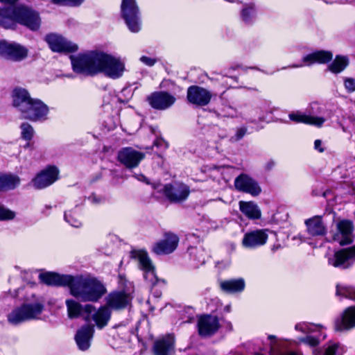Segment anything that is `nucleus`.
Here are the masks:
<instances>
[{"label": "nucleus", "instance_id": "6ab92c4d", "mask_svg": "<svg viewBox=\"0 0 355 355\" xmlns=\"http://www.w3.org/2000/svg\"><path fill=\"white\" fill-rule=\"evenodd\" d=\"M353 224L347 220H343L337 223L336 232L333 235L334 241L341 245H347L353 241Z\"/></svg>", "mask_w": 355, "mask_h": 355}, {"label": "nucleus", "instance_id": "58836bf2", "mask_svg": "<svg viewBox=\"0 0 355 355\" xmlns=\"http://www.w3.org/2000/svg\"><path fill=\"white\" fill-rule=\"evenodd\" d=\"M189 254L191 259L196 261L193 263L194 267H198L205 262V253L202 249H198L196 248H191L189 249Z\"/></svg>", "mask_w": 355, "mask_h": 355}, {"label": "nucleus", "instance_id": "c85d7f7f", "mask_svg": "<svg viewBox=\"0 0 355 355\" xmlns=\"http://www.w3.org/2000/svg\"><path fill=\"white\" fill-rule=\"evenodd\" d=\"M157 355L174 354V338L172 335H166L157 340Z\"/></svg>", "mask_w": 355, "mask_h": 355}, {"label": "nucleus", "instance_id": "f257e3e1", "mask_svg": "<svg viewBox=\"0 0 355 355\" xmlns=\"http://www.w3.org/2000/svg\"><path fill=\"white\" fill-rule=\"evenodd\" d=\"M73 71L79 74L94 76L103 73L111 79L123 76L125 71V62L119 57L101 51H91L71 55Z\"/></svg>", "mask_w": 355, "mask_h": 355}, {"label": "nucleus", "instance_id": "2f4dec72", "mask_svg": "<svg viewBox=\"0 0 355 355\" xmlns=\"http://www.w3.org/2000/svg\"><path fill=\"white\" fill-rule=\"evenodd\" d=\"M344 347L338 343H329L321 349L313 350V355H343Z\"/></svg>", "mask_w": 355, "mask_h": 355}, {"label": "nucleus", "instance_id": "37998d69", "mask_svg": "<svg viewBox=\"0 0 355 355\" xmlns=\"http://www.w3.org/2000/svg\"><path fill=\"white\" fill-rule=\"evenodd\" d=\"M15 217V213L10 209L0 206V220H12Z\"/></svg>", "mask_w": 355, "mask_h": 355}, {"label": "nucleus", "instance_id": "6e6d98bb", "mask_svg": "<svg viewBox=\"0 0 355 355\" xmlns=\"http://www.w3.org/2000/svg\"><path fill=\"white\" fill-rule=\"evenodd\" d=\"M83 1V0H67V6H78Z\"/></svg>", "mask_w": 355, "mask_h": 355}, {"label": "nucleus", "instance_id": "ea45409f", "mask_svg": "<svg viewBox=\"0 0 355 355\" xmlns=\"http://www.w3.org/2000/svg\"><path fill=\"white\" fill-rule=\"evenodd\" d=\"M5 190L15 189L20 184V178L15 175H4Z\"/></svg>", "mask_w": 355, "mask_h": 355}, {"label": "nucleus", "instance_id": "a19ab883", "mask_svg": "<svg viewBox=\"0 0 355 355\" xmlns=\"http://www.w3.org/2000/svg\"><path fill=\"white\" fill-rule=\"evenodd\" d=\"M20 128L21 137L26 141L31 140L34 135L33 127L28 123H23Z\"/></svg>", "mask_w": 355, "mask_h": 355}, {"label": "nucleus", "instance_id": "aec40b11", "mask_svg": "<svg viewBox=\"0 0 355 355\" xmlns=\"http://www.w3.org/2000/svg\"><path fill=\"white\" fill-rule=\"evenodd\" d=\"M333 53L329 51L320 50L306 55L302 58V63L293 64L291 68H300L313 64H325L332 60Z\"/></svg>", "mask_w": 355, "mask_h": 355}, {"label": "nucleus", "instance_id": "680f3d73", "mask_svg": "<svg viewBox=\"0 0 355 355\" xmlns=\"http://www.w3.org/2000/svg\"><path fill=\"white\" fill-rule=\"evenodd\" d=\"M327 3H333L336 2V0H324Z\"/></svg>", "mask_w": 355, "mask_h": 355}, {"label": "nucleus", "instance_id": "a18cd8bd", "mask_svg": "<svg viewBox=\"0 0 355 355\" xmlns=\"http://www.w3.org/2000/svg\"><path fill=\"white\" fill-rule=\"evenodd\" d=\"M168 148V144L162 137L157 135V149L161 152L165 151Z\"/></svg>", "mask_w": 355, "mask_h": 355}, {"label": "nucleus", "instance_id": "f704fd0d", "mask_svg": "<svg viewBox=\"0 0 355 355\" xmlns=\"http://www.w3.org/2000/svg\"><path fill=\"white\" fill-rule=\"evenodd\" d=\"M268 339L270 340V355H300L294 352H282V341L277 339L275 336H269Z\"/></svg>", "mask_w": 355, "mask_h": 355}, {"label": "nucleus", "instance_id": "b1692460", "mask_svg": "<svg viewBox=\"0 0 355 355\" xmlns=\"http://www.w3.org/2000/svg\"><path fill=\"white\" fill-rule=\"evenodd\" d=\"M355 327V306L345 309L340 318L335 322V329L339 331H348Z\"/></svg>", "mask_w": 355, "mask_h": 355}, {"label": "nucleus", "instance_id": "5701e85b", "mask_svg": "<svg viewBox=\"0 0 355 355\" xmlns=\"http://www.w3.org/2000/svg\"><path fill=\"white\" fill-rule=\"evenodd\" d=\"M131 297L124 291L112 292L105 298L106 305L113 310L125 309L131 302Z\"/></svg>", "mask_w": 355, "mask_h": 355}, {"label": "nucleus", "instance_id": "f3484780", "mask_svg": "<svg viewBox=\"0 0 355 355\" xmlns=\"http://www.w3.org/2000/svg\"><path fill=\"white\" fill-rule=\"evenodd\" d=\"M145 155L131 147L123 148L118 153V160L128 168L138 166Z\"/></svg>", "mask_w": 355, "mask_h": 355}, {"label": "nucleus", "instance_id": "dca6fc26", "mask_svg": "<svg viewBox=\"0 0 355 355\" xmlns=\"http://www.w3.org/2000/svg\"><path fill=\"white\" fill-rule=\"evenodd\" d=\"M45 41L50 49L55 52H73L78 50V46L66 40L62 35L51 33L46 36Z\"/></svg>", "mask_w": 355, "mask_h": 355}, {"label": "nucleus", "instance_id": "338daca9", "mask_svg": "<svg viewBox=\"0 0 355 355\" xmlns=\"http://www.w3.org/2000/svg\"><path fill=\"white\" fill-rule=\"evenodd\" d=\"M156 282H157V284H158L159 282V279L157 278V280H156Z\"/></svg>", "mask_w": 355, "mask_h": 355}, {"label": "nucleus", "instance_id": "c756f323", "mask_svg": "<svg viewBox=\"0 0 355 355\" xmlns=\"http://www.w3.org/2000/svg\"><path fill=\"white\" fill-rule=\"evenodd\" d=\"M241 211L250 219H259L261 218V212L258 205L253 202H239Z\"/></svg>", "mask_w": 355, "mask_h": 355}, {"label": "nucleus", "instance_id": "bb28decb", "mask_svg": "<svg viewBox=\"0 0 355 355\" xmlns=\"http://www.w3.org/2000/svg\"><path fill=\"white\" fill-rule=\"evenodd\" d=\"M70 275H59L55 272L40 273L39 278L40 281L50 286H69L71 279Z\"/></svg>", "mask_w": 355, "mask_h": 355}, {"label": "nucleus", "instance_id": "603ef678", "mask_svg": "<svg viewBox=\"0 0 355 355\" xmlns=\"http://www.w3.org/2000/svg\"><path fill=\"white\" fill-rule=\"evenodd\" d=\"M314 148L319 152L322 153L324 151L323 148L322 147V141L320 139H316L314 142Z\"/></svg>", "mask_w": 355, "mask_h": 355}, {"label": "nucleus", "instance_id": "79ce46f5", "mask_svg": "<svg viewBox=\"0 0 355 355\" xmlns=\"http://www.w3.org/2000/svg\"><path fill=\"white\" fill-rule=\"evenodd\" d=\"M64 219L69 224L74 227H79L82 225L81 221L78 218L77 214L71 211L65 212Z\"/></svg>", "mask_w": 355, "mask_h": 355}, {"label": "nucleus", "instance_id": "7ed1b4c3", "mask_svg": "<svg viewBox=\"0 0 355 355\" xmlns=\"http://www.w3.org/2000/svg\"><path fill=\"white\" fill-rule=\"evenodd\" d=\"M12 105L20 112L23 119L31 121L47 119L49 107L42 101L31 98L28 92L22 87H16L12 92Z\"/></svg>", "mask_w": 355, "mask_h": 355}, {"label": "nucleus", "instance_id": "2eb2a0df", "mask_svg": "<svg viewBox=\"0 0 355 355\" xmlns=\"http://www.w3.org/2000/svg\"><path fill=\"white\" fill-rule=\"evenodd\" d=\"M268 230H256L245 233L242 239V245L248 249H256L264 245L268 239Z\"/></svg>", "mask_w": 355, "mask_h": 355}, {"label": "nucleus", "instance_id": "39448f33", "mask_svg": "<svg viewBox=\"0 0 355 355\" xmlns=\"http://www.w3.org/2000/svg\"><path fill=\"white\" fill-rule=\"evenodd\" d=\"M44 306V300L41 297L33 295L31 299H27L7 314V322L16 327L28 321L39 320Z\"/></svg>", "mask_w": 355, "mask_h": 355}, {"label": "nucleus", "instance_id": "7c9ffc66", "mask_svg": "<svg viewBox=\"0 0 355 355\" xmlns=\"http://www.w3.org/2000/svg\"><path fill=\"white\" fill-rule=\"evenodd\" d=\"M245 281L242 278L223 281L220 283V288L227 293L241 292L245 288Z\"/></svg>", "mask_w": 355, "mask_h": 355}, {"label": "nucleus", "instance_id": "f8f14e48", "mask_svg": "<svg viewBox=\"0 0 355 355\" xmlns=\"http://www.w3.org/2000/svg\"><path fill=\"white\" fill-rule=\"evenodd\" d=\"M234 185L237 191L248 193L253 197L258 196L262 191L259 182L247 173H241L237 176Z\"/></svg>", "mask_w": 355, "mask_h": 355}, {"label": "nucleus", "instance_id": "8fccbe9b", "mask_svg": "<svg viewBox=\"0 0 355 355\" xmlns=\"http://www.w3.org/2000/svg\"><path fill=\"white\" fill-rule=\"evenodd\" d=\"M275 166V161L270 159L267 161L264 165H263V169L265 171H271Z\"/></svg>", "mask_w": 355, "mask_h": 355}, {"label": "nucleus", "instance_id": "4be33fe9", "mask_svg": "<svg viewBox=\"0 0 355 355\" xmlns=\"http://www.w3.org/2000/svg\"><path fill=\"white\" fill-rule=\"evenodd\" d=\"M179 243L178 236L171 232H166L157 243V254H168L175 250Z\"/></svg>", "mask_w": 355, "mask_h": 355}, {"label": "nucleus", "instance_id": "49530a36", "mask_svg": "<svg viewBox=\"0 0 355 355\" xmlns=\"http://www.w3.org/2000/svg\"><path fill=\"white\" fill-rule=\"evenodd\" d=\"M88 200L93 205H99L104 202V198L101 196H98L96 194H92L88 197Z\"/></svg>", "mask_w": 355, "mask_h": 355}, {"label": "nucleus", "instance_id": "052dcab7", "mask_svg": "<svg viewBox=\"0 0 355 355\" xmlns=\"http://www.w3.org/2000/svg\"><path fill=\"white\" fill-rule=\"evenodd\" d=\"M10 293L12 297H17L19 295L18 290H15L12 293H11V291H10Z\"/></svg>", "mask_w": 355, "mask_h": 355}, {"label": "nucleus", "instance_id": "4c0bfd02", "mask_svg": "<svg viewBox=\"0 0 355 355\" xmlns=\"http://www.w3.org/2000/svg\"><path fill=\"white\" fill-rule=\"evenodd\" d=\"M256 17V9L254 6L250 4L246 6L241 11L242 20L246 24L252 23Z\"/></svg>", "mask_w": 355, "mask_h": 355}, {"label": "nucleus", "instance_id": "c9c22d12", "mask_svg": "<svg viewBox=\"0 0 355 355\" xmlns=\"http://www.w3.org/2000/svg\"><path fill=\"white\" fill-rule=\"evenodd\" d=\"M66 306L67 308V313L69 318H78L81 312L84 311V307L81 304L74 300L69 299L67 300Z\"/></svg>", "mask_w": 355, "mask_h": 355}, {"label": "nucleus", "instance_id": "a878e982", "mask_svg": "<svg viewBox=\"0 0 355 355\" xmlns=\"http://www.w3.org/2000/svg\"><path fill=\"white\" fill-rule=\"evenodd\" d=\"M304 223L308 234L312 236H322L327 234V227L320 216L308 218Z\"/></svg>", "mask_w": 355, "mask_h": 355}, {"label": "nucleus", "instance_id": "9d476101", "mask_svg": "<svg viewBox=\"0 0 355 355\" xmlns=\"http://www.w3.org/2000/svg\"><path fill=\"white\" fill-rule=\"evenodd\" d=\"M130 257L138 262V266L144 272L146 280L153 281L155 279V271L153 262L148 253L143 250H132Z\"/></svg>", "mask_w": 355, "mask_h": 355}, {"label": "nucleus", "instance_id": "0e129e2a", "mask_svg": "<svg viewBox=\"0 0 355 355\" xmlns=\"http://www.w3.org/2000/svg\"><path fill=\"white\" fill-rule=\"evenodd\" d=\"M152 350L155 352V344H154V345L152 347Z\"/></svg>", "mask_w": 355, "mask_h": 355}, {"label": "nucleus", "instance_id": "0eeeda50", "mask_svg": "<svg viewBox=\"0 0 355 355\" xmlns=\"http://www.w3.org/2000/svg\"><path fill=\"white\" fill-rule=\"evenodd\" d=\"M121 14L128 29L137 33L141 29V18L139 8L135 0H122Z\"/></svg>", "mask_w": 355, "mask_h": 355}, {"label": "nucleus", "instance_id": "9b49d317", "mask_svg": "<svg viewBox=\"0 0 355 355\" xmlns=\"http://www.w3.org/2000/svg\"><path fill=\"white\" fill-rule=\"evenodd\" d=\"M84 312L88 314L86 320L91 318L98 329H103L108 324L112 314L111 309L106 304L98 309L91 304H87L84 306Z\"/></svg>", "mask_w": 355, "mask_h": 355}, {"label": "nucleus", "instance_id": "c03bdc74", "mask_svg": "<svg viewBox=\"0 0 355 355\" xmlns=\"http://www.w3.org/2000/svg\"><path fill=\"white\" fill-rule=\"evenodd\" d=\"M343 84L345 89L348 93L355 92V78L352 77H344Z\"/></svg>", "mask_w": 355, "mask_h": 355}, {"label": "nucleus", "instance_id": "09e8293b", "mask_svg": "<svg viewBox=\"0 0 355 355\" xmlns=\"http://www.w3.org/2000/svg\"><path fill=\"white\" fill-rule=\"evenodd\" d=\"M140 61L148 66H153L155 64V60L150 58L146 56H141L140 58Z\"/></svg>", "mask_w": 355, "mask_h": 355}, {"label": "nucleus", "instance_id": "5fc2aeb1", "mask_svg": "<svg viewBox=\"0 0 355 355\" xmlns=\"http://www.w3.org/2000/svg\"><path fill=\"white\" fill-rule=\"evenodd\" d=\"M134 177L139 181L144 182L146 184H149L148 179L142 174H135Z\"/></svg>", "mask_w": 355, "mask_h": 355}, {"label": "nucleus", "instance_id": "3c124183", "mask_svg": "<svg viewBox=\"0 0 355 355\" xmlns=\"http://www.w3.org/2000/svg\"><path fill=\"white\" fill-rule=\"evenodd\" d=\"M255 114L258 115L259 120L261 121H264V116L262 114L261 107H257L252 110Z\"/></svg>", "mask_w": 355, "mask_h": 355}, {"label": "nucleus", "instance_id": "4468645a", "mask_svg": "<svg viewBox=\"0 0 355 355\" xmlns=\"http://www.w3.org/2000/svg\"><path fill=\"white\" fill-rule=\"evenodd\" d=\"M59 176L57 167L50 166L40 171L33 180L32 184L37 189H44L54 183Z\"/></svg>", "mask_w": 355, "mask_h": 355}, {"label": "nucleus", "instance_id": "f03ea898", "mask_svg": "<svg viewBox=\"0 0 355 355\" xmlns=\"http://www.w3.org/2000/svg\"><path fill=\"white\" fill-rule=\"evenodd\" d=\"M18 0H0L10 6L0 9V26L5 28H15L16 23L24 25L32 31L40 26L38 14L23 6H15Z\"/></svg>", "mask_w": 355, "mask_h": 355}, {"label": "nucleus", "instance_id": "864d4df0", "mask_svg": "<svg viewBox=\"0 0 355 355\" xmlns=\"http://www.w3.org/2000/svg\"><path fill=\"white\" fill-rule=\"evenodd\" d=\"M148 101L149 104L152 107H155V93H152L150 96L148 98Z\"/></svg>", "mask_w": 355, "mask_h": 355}, {"label": "nucleus", "instance_id": "13d9d810", "mask_svg": "<svg viewBox=\"0 0 355 355\" xmlns=\"http://www.w3.org/2000/svg\"><path fill=\"white\" fill-rule=\"evenodd\" d=\"M170 85H172V83L169 80H164L163 81L161 85H160V87H163L164 86H169Z\"/></svg>", "mask_w": 355, "mask_h": 355}, {"label": "nucleus", "instance_id": "20e7f679", "mask_svg": "<svg viewBox=\"0 0 355 355\" xmlns=\"http://www.w3.org/2000/svg\"><path fill=\"white\" fill-rule=\"evenodd\" d=\"M68 287L70 294L83 302H97L106 291L99 280L89 275H71Z\"/></svg>", "mask_w": 355, "mask_h": 355}, {"label": "nucleus", "instance_id": "e2e57ef3", "mask_svg": "<svg viewBox=\"0 0 355 355\" xmlns=\"http://www.w3.org/2000/svg\"><path fill=\"white\" fill-rule=\"evenodd\" d=\"M227 327L230 329H232V325L230 322H227Z\"/></svg>", "mask_w": 355, "mask_h": 355}, {"label": "nucleus", "instance_id": "6e6552de", "mask_svg": "<svg viewBox=\"0 0 355 355\" xmlns=\"http://www.w3.org/2000/svg\"><path fill=\"white\" fill-rule=\"evenodd\" d=\"M28 53V49L18 43L0 41V56L5 60L20 62L26 58Z\"/></svg>", "mask_w": 355, "mask_h": 355}, {"label": "nucleus", "instance_id": "1a4fd4ad", "mask_svg": "<svg viewBox=\"0 0 355 355\" xmlns=\"http://www.w3.org/2000/svg\"><path fill=\"white\" fill-rule=\"evenodd\" d=\"M355 262V245L337 250L328 258L329 265L342 269L349 268Z\"/></svg>", "mask_w": 355, "mask_h": 355}, {"label": "nucleus", "instance_id": "423d86ee", "mask_svg": "<svg viewBox=\"0 0 355 355\" xmlns=\"http://www.w3.org/2000/svg\"><path fill=\"white\" fill-rule=\"evenodd\" d=\"M324 329L322 324L308 322H300L295 325V330L304 335L299 338V342L310 347L317 346L321 339L325 338L326 335L323 332Z\"/></svg>", "mask_w": 355, "mask_h": 355}, {"label": "nucleus", "instance_id": "69168bd1", "mask_svg": "<svg viewBox=\"0 0 355 355\" xmlns=\"http://www.w3.org/2000/svg\"><path fill=\"white\" fill-rule=\"evenodd\" d=\"M313 105L314 106H318L317 103H314V104L312 105V106H313Z\"/></svg>", "mask_w": 355, "mask_h": 355}, {"label": "nucleus", "instance_id": "4d7b16f0", "mask_svg": "<svg viewBox=\"0 0 355 355\" xmlns=\"http://www.w3.org/2000/svg\"><path fill=\"white\" fill-rule=\"evenodd\" d=\"M4 175H0V190H5Z\"/></svg>", "mask_w": 355, "mask_h": 355}, {"label": "nucleus", "instance_id": "72a5a7b5", "mask_svg": "<svg viewBox=\"0 0 355 355\" xmlns=\"http://www.w3.org/2000/svg\"><path fill=\"white\" fill-rule=\"evenodd\" d=\"M349 64V59L345 55H336L333 62L329 64L328 69L334 73L342 72Z\"/></svg>", "mask_w": 355, "mask_h": 355}, {"label": "nucleus", "instance_id": "cd10ccee", "mask_svg": "<svg viewBox=\"0 0 355 355\" xmlns=\"http://www.w3.org/2000/svg\"><path fill=\"white\" fill-rule=\"evenodd\" d=\"M289 119L296 123H303L312 125L316 127H322L326 121V119L322 116H316L312 114H305L300 112H296L289 114Z\"/></svg>", "mask_w": 355, "mask_h": 355}, {"label": "nucleus", "instance_id": "e433bc0d", "mask_svg": "<svg viewBox=\"0 0 355 355\" xmlns=\"http://www.w3.org/2000/svg\"><path fill=\"white\" fill-rule=\"evenodd\" d=\"M336 295L341 298L355 300V289L349 286L339 284L336 286Z\"/></svg>", "mask_w": 355, "mask_h": 355}, {"label": "nucleus", "instance_id": "ddd939ff", "mask_svg": "<svg viewBox=\"0 0 355 355\" xmlns=\"http://www.w3.org/2000/svg\"><path fill=\"white\" fill-rule=\"evenodd\" d=\"M160 190L163 191L168 200L173 202L184 201L190 193L189 187L187 184L178 182L166 184Z\"/></svg>", "mask_w": 355, "mask_h": 355}, {"label": "nucleus", "instance_id": "473e14b6", "mask_svg": "<svg viewBox=\"0 0 355 355\" xmlns=\"http://www.w3.org/2000/svg\"><path fill=\"white\" fill-rule=\"evenodd\" d=\"M175 101V98L171 94L160 92L157 93V110H165L171 107Z\"/></svg>", "mask_w": 355, "mask_h": 355}, {"label": "nucleus", "instance_id": "393cba45", "mask_svg": "<svg viewBox=\"0 0 355 355\" xmlns=\"http://www.w3.org/2000/svg\"><path fill=\"white\" fill-rule=\"evenodd\" d=\"M94 332V327L90 324L85 325L77 331L75 340L79 349L85 351L89 348Z\"/></svg>", "mask_w": 355, "mask_h": 355}, {"label": "nucleus", "instance_id": "412c9836", "mask_svg": "<svg viewBox=\"0 0 355 355\" xmlns=\"http://www.w3.org/2000/svg\"><path fill=\"white\" fill-rule=\"evenodd\" d=\"M219 327V321L216 316L205 315L200 316L198 319V331L202 336H209L215 334Z\"/></svg>", "mask_w": 355, "mask_h": 355}, {"label": "nucleus", "instance_id": "a211bd4d", "mask_svg": "<svg viewBox=\"0 0 355 355\" xmlns=\"http://www.w3.org/2000/svg\"><path fill=\"white\" fill-rule=\"evenodd\" d=\"M187 96L190 103L205 106L210 102L212 94L204 87L193 85L188 88Z\"/></svg>", "mask_w": 355, "mask_h": 355}, {"label": "nucleus", "instance_id": "de8ad7c7", "mask_svg": "<svg viewBox=\"0 0 355 355\" xmlns=\"http://www.w3.org/2000/svg\"><path fill=\"white\" fill-rule=\"evenodd\" d=\"M247 129L244 127L240 128L237 130L235 135V139L239 140L243 137V136L246 134Z\"/></svg>", "mask_w": 355, "mask_h": 355}, {"label": "nucleus", "instance_id": "bf43d9fd", "mask_svg": "<svg viewBox=\"0 0 355 355\" xmlns=\"http://www.w3.org/2000/svg\"><path fill=\"white\" fill-rule=\"evenodd\" d=\"M54 3L67 5V0H53Z\"/></svg>", "mask_w": 355, "mask_h": 355}]
</instances>
